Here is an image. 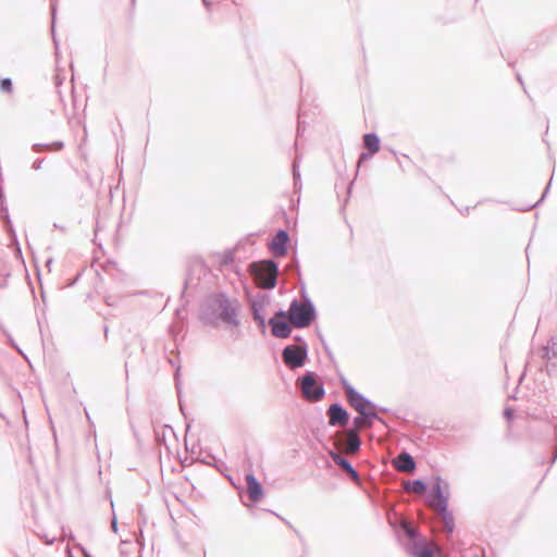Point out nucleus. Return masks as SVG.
<instances>
[{
    "mask_svg": "<svg viewBox=\"0 0 557 557\" xmlns=\"http://www.w3.org/2000/svg\"><path fill=\"white\" fill-rule=\"evenodd\" d=\"M363 146L366 150L377 153L381 149V139L376 133H367L363 135Z\"/></svg>",
    "mask_w": 557,
    "mask_h": 557,
    "instance_id": "412c9836",
    "label": "nucleus"
},
{
    "mask_svg": "<svg viewBox=\"0 0 557 557\" xmlns=\"http://www.w3.org/2000/svg\"><path fill=\"white\" fill-rule=\"evenodd\" d=\"M405 488L407 491H414L416 493L422 495L428 492V484L422 479H414L411 481H407L405 484Z\"/></svg>",
    "mask_w": 557,
    "mask_h": 557,
    "instance_id": "4be33fe9",
    "label": "nucleus"
},
{
    "mask_svg": "<svg viewBox=\"0 0 557 557\" xmlns=\"http://www.w3.org/2000/svg\"><path fill=\"white\" fill-rule=\"evenodd\" d=\"M288 312L280 309L269 319L271 334L276 338H287L292 334V323L288 322Z\"/></svg>",
    "mask_w": 557,
    "mask_h": 557,
    "instance_id": "6e6552de",
    "label": "nucleus"
},
{
    "mask_svg": "<svg viewBox=\"0 0 557 557\" xmlns=\"http://www.w3.org/2000/svg\"><path fill=\"white\" fill-rule=\"evenodd\" d=\"M81 552L84 554L85 557H91L90 554L87 552V549L81 545H78Z\"/></svg>",
    "mask_w": 557,
    "mask_h": 557,
    "instance_id": "c03bdc74",
    "label": "nucleus"
},
{
    "mask_svg": "<svg viewBox=\"0 0 557 557\" xmlns=\"http://www.w3.org/2000/svg\"><path fill=\"white\" fill-rule=\"evenodd\" d=\"M268 302V297L265 295L258 294L250 301V310L253 321L259 326L262 334L267 333V321L265 315L263 313V309Z\"/></svg>",
    "mask_w": 557,
    "mask_h": 557,
    "instance_id": "9b49d317",
    "label": "nucleus"
},
{
    "mask_svg": "<svg viewBox=\"0 0 557 557\" xmlns=\"http://www.w3.org/2000/svg\"><path fill=\"white\" fill-rule=\"evenodd\" d=\"M400 530L409 540L405 545L406 552L413 557H443L436 556L434 549L429 544L425 536L409 522H401Z\"/></svg>",
    "mask_w": 557,
    "mask_h": 557,
    "instance_id": "7ed1b4c3",
    "label": "nucleus"
},
{
    "mask_svg": "<svg viewBox=\"0 0 557 557\" xmlns=\"http://www.w3.org/2000/svg\"><path fill=\"white\" fill-rule=\"evenodd\" d=\"M555 436H556V450L553 455L552 463L555 462V460L557 459V424L555 425Z\"/></svg>",
    "mask_w": 557,
    "mask_h": 557,
    "instance_id": "a19ab883",
    "label": "nucleus"
},
{
    "mask_svg": "<svg viewBox=\"0 0 557 557\" xmlns=\"http://www.w3.org/2000/svg\"><path fill=\"white\" fill-rule=\"evenodd\" d=\"M0 417H1L3 420H5V419H7L5 414H4L1 410H0Z\"/></svg>",
    "mask_w": 557,
    "mask_h": 557,
    "instance_id": "6e6d98bb",
    "label": "nucleus"
},
{
    "mask_svg": "<svg viewBox=\"0 0 557 557\" xmlns=\"http://www.w3.org/2000/svg\"><path fill=\"white\" fill-rule=\"evenodd\" d=\"M2 220L4 221V227H5L7 232L12 234L14 237H16V234H15V231H14V227H13L10 216L2 218Z\"/></svg>",
    "mask_w": 557,
    "mask_h": 557,
    "instance_id": "2f4dec72",
    "label": "nucleus"
},
{
    "mask_svg": "<svg viewBox=\"0 0 557 557\" xmlns=\"http://www.w3.org/2000/svg\"><path fill=\"white\" fill-rule=\"evenodd\" d=\"M469 211V207H466L465 209L460 210V214H465V212Z\"/></svg>",
    "mask_w": 557,
    "mask_h": 557,
    "instance_id": "864d4df0",
    "label": "nucleus"
},
{
    "mask_svg": "<svg viewBox=\"0 0 557 557\" xmlns=\"http://www.w3.org/2000/svg\"><path fill=\"white\" fill-rule=\"evenodd\" d=\"M104 335H108V326H104Z\"/></svg>",
    "mask_w": 557,
    "mask_h": 557,
    "instance_id": "4d7b16f0",
    "label": "nucleus"
},
{
    "mask_svg": "<svg viewBox=\"0 0 557 557\" xmlns=\"http://www.w3.org/2000/svg\"><path fill=\"white\" fill-rule=\"evenodd\" d=\"M12 275L11 263L0 257V288L5 289L9 287V280Z\"/></svg>",
    "mask_w": 557,
    "mask_h": 557,
    "instance_id": "6ab92c4d",
    "label": "nucleus"
},
{
    "mask_svg": "<svg viewBox=\"0 0 557 557\" xmlns=\"http://www.w3.org/2000/svg\"><path fill=\"white\" fill-rule=\"evenodd\" d=\"M517 79L521 84V86H523L522 77L519 73H517Z\"/></svg>",
    "mask_w": 557,
    "mask_h": 557,
    "instance_id": "3c124183",
    "label": "nucleus"
},
{
    "mask_svg": "<svg viewBox=\"0 0 557 557\" xmlns=\"http://www.w3.org/2000/svg\"><path fill=\"white\" fill-rule=\"evenodd\" d=\"M111 529H112V531H113L114 533H116V532H117V521H116V517H115V516H113V518H112V521H111Z\"/></svg>",
    "mask_w": 557,
    "mask_h": 557,
    "instance_id": "ea45409f",
    "label": "nucleus"
},
{
    "mask_svg": "<svg viewBox=\"0 0 557 557\" xmlns=\"http://www.w3.org/2000/svg\"><path fill=\"white\" fill-rule=\"evenodd\" d=\"M13 346L15 347V349H17L21 352V349L18 348V346H16L15 344H13Z\"/></svg>",
    "mask_w": 557,
    "mask_h": 557,
    "instance_id": "bf43d9fd",
    "label": "nucleus"
},
{
    "mask_svg": "<svg viewBox=\"0 0 557 557\" xmlns=\"http://www.w3.org/2000/svg\"><path fill=\"white\" fill-rule=\"evenodd\" d=\"M289 240V233L284 228H278L268 247L275 257H283L288 251Z\"/></svg>",
    "mask_w": 557,
    "mask_h": 557,
    "instance_id": "ddd939ff",
    "label": "nucleus"
},
{
    "mask_svg": "<svg viewBox=\"0 0 557 557\" xmlns=\"http://www.w3.org/2000/svg\"><path fill=\"white\" fill-rule=\"evenodd\" d=\"M318 336H319V338H320V341H321V344H322V346H323V348H324V350H325L326 355H327L329 357H332V352H331V350H330V348H329V346H327V344H326L325 339L323 338V336H322L320 333H318Z\"/></svg>",
    "mask_w": 557,
    "mask_h": 557,
    "instance_id": "4c0bfd02",
    "label": "nucleus"
},
{
    "mask_svg": "<svg viewBox=\"0 0 557 557\" xmlns=\"http://www.w3.org/2000/svg\"><path fill=\"white\" fill-rule=\"evenodd\" d=\"M362 442L359 432L356 429H349L347 432V450L350 454H357L361 448Z\"/></svg>",
    "mask_w": 557,
    "mask_h": 557,
    "instance_id": "a211bd4d",
    "label": "nucleus"
},
{
    "mask_svg": "<svg viewBox=\"0 0 557 557\" xmlns=\"http://www.w3.org/2000/svg\"><path fill=\"white\" fill-rule=\"evenodd\" d=\"M44 162H45V158H37V159H35L34 162L32 163V169L34 171L40 170Z\"/></svg>",
    "mask_w": 557,
    "mask_h": 557,
    "instance_id": "e433bc0d",
    "label": "nucleus"
},
{
    "mask_svg": "<svg viewBox=\"0 0 557 557\" xmlns=\"http://www.w3.org/2000/svg\"><path fill=\"white\" fill-rule=\"evenodd\" d=\"M282 359L287 368L295 370L305 366L308 360V345H287L282 350Z\"/></svg>",
    "mask_w": 557,
    "mask_h": 557,
    "instance_id": "0eeeda50",
    "label": "nucleus"
},
{
    "mask_svg": "<svg viewBox=\"0 0 557 557\" xmlns=\"http://www.w3.org/2000/svg\"><path fill=\"white\" fill-rule=\"evenodd\" d=\"M293 177H294V185L297 188L298 186L301 187L300 183V171H299V164L298 160L295 159L293 161Z\"/></svg>",
    "mask_w": 557,
    "mask_h": 557,
    "instance_id": "393cba45",
    "label": "nucleus"
},
{
    "mask_svg": "<svg viewBox=\"0 0 557 557\" xmlns=\"http://www.w3.org/2000/svg\"><path fill=\"white\" fill-rule=\"evenodd\" d=\"M53 227L57 228V230H60L63 233L66 232L65 226L59 225L58 223H53Z\"/></svg>",
    "mask_w": 557,
    "mask_h": 557,
    "instance_id": "79ce46f5",
    "label": "nucleus"
},
{
    "mask_svg": "<svg viewBox=\"0 0 557 557\" xmlns=\"http://www.w3.org/2000/svg\"><path fill=\"white\" fill-rule=\"evenodd\" d=\"M332 460L354 481H359L360 476L352 463L339 453L331 451Z\"/></svg>",
    "mask_w": 557,
    "mask_h": 557,
    "instance_id": "2eb2a0df",
    "label": "nucleus"
},
{
    "mask_svg": "<svg viewBox=\"0 0 557 557\" xmlns=\"http://www.w3.org/2000/svg\"><path fill=\"white\" fill-rule=\"evenodd\" d=\"M50 9H51L52 40H53V46H54V49H55V53H58V51H59V42H58L55 34H54L55 15H57V0H51Z\"/></svg>",
    "mask_w": 557,
    "mask_h": 557,
    "instance_id": "b1692460",
    "label": "nucleus"
},
{
    "mask_svg": "<svg viewBox=\"0 0 557 557\" xmlns=\"http://www.w3.org/2000/svg\"><path fill=\"white\" fill-rule=\"evenodd\" d=\"M302 302L294 298L288 308V318L292 325L296 329L310 326L317 319V309L314 304L306 293L305 284H301Z\"/></svg>",
    "mask_w": 557,
    "mask_h": 557,
    "instance_id": "f03ea898",
    "label": "nucleus"
},
{
    "mask_svg": "<svg viewBox=\"0 0 557 557\" xmlns=\"http://www.w3.org/2000/svg\"><path fill=\"white\" fill-rule=\"evenodd\" d=\"M166 431L171 432V433H174L173 429L170 426V425H165L162 431H156L154 434H156V441L158 444H165V437H166Z\"/></svg>",
    "mask_w": 557,
    "mask_h": 557,
    "instance_id": "a878e982",
    "label": "nucleus"
},
{
    "mask_svg": "<svg viewBox=\"0 0 557 557\" xmlns=\"http://www.w3.org/2000/svg\"><path fill=\"white\" fill-rule=\"evenodd\" d=\"M64 149V143L62 140H55L49 144L44 143H35L32 145V150L36 153H40L42 151H61Z\"/></svg>",
    "mask_w": 557,
    "mask_h": 557,
    "instance_id": "aec40b11",
    "label": "nucleus"
},
{
    "mask_svg": "<svg viewBox=\"0 0 557 557\" xmlns=\"http://www.w3.org/2000/svg\"><path fill=\"white\" fill-rule=\"evenodd\" d=\"M245 481L247 485V494L251 502L258 503L264 496V488L261 482L256 478L252 472L245 474Z\"/></svg>",
    "mask_w": 557,
    "mask_h": 557,
    "instance_id": "4468645a",
    "label": "nucleus"
},
{
    "mask_svg": "<svg viewBox=\"0 0 557 557\" xmlns=\"http://www.w3.org/2000/svg\"><path fill=\"white\" fill-rule=\"evenodd\" d=\"M442 518H443V521H444V524H445V529L447 531V533L449 535L453 534L454 530H455V520H454V515L453 512L449 510L448 507H445L442 508V509H438Z\"/></svg>",
    "mask_w": 557,
    "mask_h": 557,
    "instance_id": "5701e85b",
    "label": "nucleus"
},
{
    "mask_svg": "<svg viewBox=\"0 0 557 557\" xmlns=\"http://www.w3.org/2000/svg\"><path fill=\"white\" fill-rule=\"evenodd\" d=\"M530 366V362H527L525 367H524V371L521 373L520 377H519V383L523 380L524 375H525V371L528 370Z\"/></svg>",
    "mask_w": 557,
    "mask_h": 557,
    "instance_id": "37998d69",
    "label": "nucleus"
},
{
    "mask_svg": "<svg viewBox=\"0 0 557 557\" xmlns=\"http://www.w3.org/2000/svg\"><path fill=\"white\" fill-rule=\"evenodd\" d=\"M504 417L506 420L511 421L515 417V410L511 407H507L504 409Z\"/></svg>",
    "mask_w": 557,
    "mask_h": 557,
    "instance_id": "c9c22d12",
    "label": "nucleus"
},
{
    "mask_svg": "<svg viewBox=\"0 0 557 557\" xmlns=\"http://www.w3.org/2000/svg\"><path fill=\"white\" fill-rule=\"evenodd\" d=\"M78 280V277L74 278L73 282L71 283V285H73L74 283H76V281Z\"/></svg>",
    "mask_w": 557,
    "mask_h": 557,
    "instance_id": "13d9d810",
    "label": "nucleus"
},
{
    "mask_svg": "<svg viewBox=\"0 0 557 557\" xmlns=\"http://www.w3.org/2000/svg\"><path fill=\"white\" fill-rule=\"evenodd\" d=\"M540 357L545 361L546 372L549 376L557 374V337L553 336L546 345L539 349Z\"/></svg>",
    "mask_w": 557,
    "mask_h": 557,
    "instance_id": "9d476101",
    "label": "nucleus"
},
{
    "mask_svg": "<svg viewBox=\"0 0 557 557\" xmlns=\"http://www.w3.org/2000/svg\"><path fill=\"white\" fill-rule=\"evenodd\" d=\"M232 262H233V253L228 252L227 255L224 256L223 263L224 264H228V263H232Z\"/></svg>",
    "mask_w": 557,
    "mask_h": 557,
    "instance_id": "58836bf2",
    "label": "nucleus"
},
{
    "mask_svg": "<svg viewBox=\"0 0 557 557\" xmlns=\"http://www.w3.org/2000/svg\"><path fill=\"white\" fill-rule=\"evenodd\" d=\"M379 406L374 404V407H369L364 411H361L362 418H364V426L371 428L374 421H377L388 428L387 422L377 413Z\"/></svg>",
    "mask_w": 557,
    "mask_h": 557,
    "instance_id": "f3484780",
    "label": "nucleus"
},
{
    "mask_svg": "<svg viewBox=\"0 0 557 557\" xmlns=\"http://www.w3.org/2000/svg\"><path fill=\"white\" fill-rule=\"evenodd\" d=\"M339 382L348 405L358 413H361V411H364L369 407H374V403L358 392L343 374L339 375Z\"/></svg>",
    "mask_w": 557,
    "mask_h": 557,
    "instance_id": "423d86ee",
    "label": "nucleus"
},
{
    "mask_svg": "<svg viewBox=\"0 0 557 557\" xmlns=\"http://www.w3.org/2000/svg\"><path fill=\"white\" fill-rule=\"evenodd\" d=\"M0 216H1V219L10 216L9 209H8L4 197L3 198L0 197Z\"/></svg>",
    "mask_w": 557,
    "mask_h": 557,
    "instance_id": "7c9ffc66",
    "label": "nucleus"
},
{
    "mask_svg": "<svg viewBox=\"0 0 557 557\" xmlns=\"http://www.w3.org/2000/svg\"><path fill=\"white\" fill-rule=\"evenodd\" d=\"M327 423L330 426H346L350 414L341 403H333L326 410Z\"/></svg>",
    "mask_w": 557,
    "mask_h": 557,
    "instance_id": "f8f14e48",
    "label": "nucleus"
},
{
    "mask_svg": "<svg viewBox=\"0 0 557 557\" xmlns=\"http://www.w3.org/2000/svg\"><path fill=\"white\" fill-rule=\"evenodd\" d=\"M394 467L399 471L412 473L417 469V462L411 454L403 450L394 460Z\"/></svg>",
    "mask_w": 557,
    "mask_h": 557,
    "instance_id": "dca6fc26",
    "label": "nucleus"
},
{
    "mask_svg": "<svg viewBox=\"0 0 557 557\" xmlns=\"http://www.w3.org/2000/svg\"><path fill=\"white\" fill-rule=\"evenodd\" d=\"M0 90L8 94L13 91V82L10 77H3L0 79Z\"/></svg>",
    "mask_w": 557,
    "mask_h": 557,
    "instance_id": "bb28decb",
    "label": "nucleus"
},
{
    "mask_svg": "<svg viewBox=\"0 0 557 557\" xmlns=\"http://www.w3.org/2000/svg\"><path fill=\"white\" fill-rule=\"evenodd\" d=\"M302 396L309 401H319L325 396L324 383L313 371H306L300 377Z\"/></svg>",
    "mask_w": 557,
    "mask_h": 557,
    "instance_id": "39448f33",
    "label": "nucleus"
},
{
    "mask_svg": "<svg viewBox=\"0 0 557 557\" xmlns=\"http://www.w3.org/2000/svg\"><path fill=\"white\" fill-rule=\"evenodd\" d=\"M55 541V537H51L49 539L48 536H45V542L48 544V545H52Z\"/></svg>",
    "mask_w": 557,
    "mask_h": 557,
    "instance_id": "a18cd8bd",
    "label": "nucleus"
},
{
    "mask_svg": "<svg viewBox=\"0 0 557 557\" xmlns=\"http://www.w3.org/2000/svg\"><path fill=\"white\" fill-rule=\"evenodd\" d=\"M375 153H372L370 150H367V151H362L359 157H358V161H357V170L360 168L361 163L364 162L366 160H369L371 159Z\"/></svg>",
    "mask_w": 557,
    "mask_h": 557,
    "instance_id": "cd10ccee",
    "label": "nucleus"
},
{
    "mask_svg": "<svg viewBox=\"0 0 557 557\" xmlns=\"http://www.w3.org/2000/svg\"><path fill=\"white\" fill-rule=\"evenodd\" d=\"M104 300H106V304L108 306H113L114 305V301L112 300V298L110 296L106 297Z\"/></svg>",
    "mask_w": 557,
    "mask_h": 557,
    "instance_id": "de8ad7c7",
    "label": "nucleus"
},
{
    "mask_svg": "<svg viewBox=\"0 0 557 557\" xmlns=\"http://www.w3.org/2000/svg\"><path fill=\"white\" fill-rule=\"evenodd\" d=\"M70 540L73 541L74 540V535L71 533L70 534Z\"/></svg>",
    "mask_w": 557,
    "mask_h": 557,
    "instance_id": "052dcab7",
    "label": "nucleus"
},
{
    "mask_svg": "<svg viewBox=\"0 0 557 557\" xmlns=\"http://www.w3.org/2000/svg\"><path fill=\"white\" fill-rule=\"evenodd\" d=\"M289 268L290 269L295 268L296 273H297L298 277L300 278V275H301V273H300V265H299V261H298L296 256L292 259V261L289 263Z\"/></svg>",
    "mask_w": 557,
    "mask_h": 557,
    "instance_id": "f704fd0d",
    "label": "nucleus"
},
{
    "mask_svg": "<svg viewBox=\"0 0 557 557\" xmlns=\"http://www.w3.org/2000/svg\"><path fill=\"white\" fill-rule=\"evenodd\" d=\"M202 3L207 8V10H210L212 3L209 0H202Z\"/></svg>",
    "mask_w": 557,
    "mask_h": 557,
    "instance_id": "09e8293b",
    "label": "nucleus"
},
{
    "mask_svg": "<svg viewBox=\"0 0 557 557\" xmlns=\"http://www.w3.org/2000/svg\"><path fill=\"white\" fill-rule=\"evenodd\" d=\"M549 187H550V182L548 183V185H547V186H546V188L544 189V193H543V195H542L541 199H540L537 202H535V203H533V205H530V206H528L527 208H523V209H520V210H521V211H528V210H531V209H533V208L537 207V206L543 201V199L546 197V195L548 194V191H549Z\"/></svg>",
    "mask_w": 557,
    "mask_h": 557,
    "instance_id": "c85d7f7f",
    "label": "nucleus"
},
{
    "mask_svg": "<svg viewBox=\"0 0 557 557\" xmlns=\"http://www.w3.org/2000/svg\"><path fill=\"white\" fill-rule=\"evenodd\" d=\"M377 411H381V412H384V413H388L389 412V409L386 408V407H380L377 408Z\"/></svg>",
    "mask_w": 557,
    "mask_h": 557,
    "instance_id": "8fccbe9b",
    "label": "nucleus"
},
{
    "mask_svg": "<svg viewBox=\"0 0 557 557\" xmlns=\"http://www.w3.org/2000/svg\"><path fill=\"white\" fill-rule=\"evenodd\" d=\"M180 375H181V367L177 366L175 373H174V380H175V387L177 389L178 396L181 395V392H182Z\"/></svg>",
    "mask_w": 557,
    "mask_h": 557,
    "instance_id": "473e14b6",
    "label": "nucleus"
},
{
    "mask_svg": "<svg viewBox=\"0 0 557 557\" xmlns=\"http://www.w3.org/2000/svg\"><path fill=\"white\" fill-rule=\"evenodd\" d=\"M428 500L430 504L435 505L437 509L448 507L449 484L441 476L435 478V483L432 485Z\"/></svg>",
    "mask_w": 557,
    "mask_h": 557,
    "instance_id": "1a4fd4ad",
    "label": "nucleus"
},
{
    "mask_svg": "<svg viewBox=\"0 0 557 557\" xmlns=\"http://www.w3.org/2000/svg\"><path fill=\"white\" fill-rule=\"evenodd\" d=\"M362 425H364V418H362V416L360 413H358V416H356L352 419V426L350 429H356L359 432V429Z\"/></svg>",
    "mask_w": 557,
    "mask_h": 557,
    "instance_id": "c756f323",
    "label": "nucleus"
},
{
    "mask_svg": "<svg viewBox=\"0 0 557 557\" xmlns=\"http://www.w3.org/2000/svg\"><path fill=\"white\" fill-rule=\"evenodd\" d=\"M180 409L183 411V406H182V404H181V403H180Z\"/></svg>",
    "mask_w": 557,
    "mask_h": 557,
    "instance_id": "e2e57ef3",
    "label": "nucleus"
},
{
    "mask_svg": "<svg viewBox=\"0 0 557 557\" xmlns=\"http://www.w3.org/2000/svg\"><path fill=\"white\" fill-rule=\"evenodd\" d=\"M140 344H141V350H145V347H144L143 341H140Z\"/></svg>",
    "mask_w": 557,
    "mask_h": 557,
    "instance_id": "680f3d73",
    "label": "nucleus"
},
{
    "mask_svg": "<svg viewBox=\"0 0 557 557\" xmlns=\"http://www.w3.org/2000/svg\"><path fill=\"white\" fill-rule=\"evenodd\" d=\"M469 211V207H466L465 209L460 210V214H465V212Z\"/></svg>",
    "mask_w": 557,
    "mask_h": 557,
    "instance_id": "5fc2aeb1",
    "label": "nucleus"
},
{
    "mask_svg": "<svg viewBox=\"0 0 557 557\" xmlns=\"http://www.w3.org/2000/svg\"><path fill=\"white\" fill-rule=\"evenodd\" d=\"M249 271L259 286L263 289H273L277 284L280 264L273 259L255 261L249 264Z\"/></svg>",
    "mask_w": 557,
    "mask_h": 557,
    "instance_id": "20e7f679",
    "label": "nucleus"
},
{
    "mask_svg": "<svg viewBox=\"0 0 557 557\" xmlns=\"http://www.w3.org/2000/svg\"><path fill=\"white\" fill-rule=\"evenodd\" d=\"M294 338L296 342L300 343V346H304V343H306L305 339L299 335H296Z\"/></svg>",
    "mask_w": 557,
    "mask_h": 557,
    "instance_id": "49530a36",
    "label": "nucleus"
},
{
    "mask_svg": "<svg viewBox=\"0 0 557 557\" xmlns=\"http://www.w3.org/2000/svg\"><path fill=\"white\" fill-rule=\"evenodd\" d=\"M240 302L230 298L225 292H214L205 297L199 309V320L206 326L218 327L220 324L238 327Z\"/></svg>",
    "mask_w": 557,
    "mask_h": 557,
    "instance_id": "f257e3e1",
    "label": "nucleus"
},
{
    "mask_svg": "<svg viewBox=\"0 0 557 557\" xmlns=\"http://www.w3.org/2000/svg\"><path fill=\"white\" fill-rule=\"evenodd\" d=\"M304 115V106L301 104L299 108L298 113V125H297V134L300 135L301 132H304L305 127L302 126L304 122L301 121V117Z\"/></svg>",
    "mask_w": 557,
    "mask_h": 557,
    "instance_id": "72a5a7b5",
    "label": "nucleus"
},
{
    "mask_svg": "<svg viewBox=\"0 0 557 557\" xmlns=\"http://www.w3.org/2000/svg\"><path fill=\"white\" fill-rule=\"evenodd\" d=\"M469 211V207H466L465 209L460 210V214H465V212Z\"/></svg>",
    "mask_w": 557,
    "mask_h": 557,
    "instance_id": "603ef678",
    "label": "nucleus"
}]
</instances>
